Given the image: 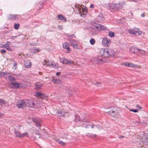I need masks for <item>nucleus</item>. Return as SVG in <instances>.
Masks as SVG:
<instances>
[{"instance_id":"obj_3","label":"nucleus","mask_w":148,"mask_h":148,"mask_svg":"<svg viewBox=\"0 0 148 148\" xmlns=\"http://www.w3.org/2000/svg\"><path fill=\"white\" fill-rule=\"evenodd\" d=\"M26 106L28 107L34 108H38L39 107V103L35 101L31 100H26Z\"/></svg>"},{"instance_id":"obj_51","label":"nucleus","mask_w":148,"mask_h":148,"mask_svg":"<svg viewBox=\"0 0 148 148\" xmlns=\"http://www.w3.org/2000/svg\"><path fill=\"white\" fill-rule=\"evenodd\" d=\"M145 13H143V14L141 15V16L142 17H144L145 16Z\"/></svg>"},{"instance_id":"obj_45","label":"nucleus","mask_w":148,"mask_h":148,"mask_svg":"<svg viewBox=\"0 0 148 148\" xmlns=\"http://www.w3.org/2000/svg\"><path fill=\"white\" fill-rule=\"evenodd\" d=\"M18 36V35L16 36H11L10 37V38L11 39H13V38L15 39V38H17Z\"/></svg>"},{"instance_id":"obj_61","label":"nucleus","mask_w":148,"mask_h":148,"mask_svg":"<svg viewBox=\"0 0 148 148\" xmlns=\"http://www.w3.org/2000/svg\"><path fill=\"white\" fill-rule=\"evenodd\" d=\"M1 73H0V77H1Z\"/></svg>"},{"instance_id":"obj_24","label":"nucleus","mask_w":148,"mask_h":148,"mask_svg":"<svg viewBox=\"0 0 148 148\" xmlns=\"http://www.w3.org/2000/svg\"><path fill=\"white\" fill-rule=\"evenodd\" d=\"M42 86V84L39 82L35 84V87L37 89H40Z\"/></svg>"},{"instance_id":"obj_13","label":"nucleus","mask_w":148,"mask_h":148,"mask_svg":"<svg viewBox=\"0 0 148 148\" xmlns=\"http://www.w3.org/2000/svg\"><path fill=\"white\" fill-rule=\"evenodd\" d=\"M123 66H125L130 67L133 68H136L137 67V65L136 64H134L132 63H129L128 62H125L122 64Z\"/></svg>"},{"instance_id":"obj_4","label":"nucleus","mask_w":148,"mask_h":148,"mask_svg":"<svg viewBox=\"0 0 148 148\" xmlns=\"http://www.w3.org/2000/svg\"><path fill=\"white\" fill-rule=\"evenodd\" d=\"M109 109L110 110L108 113L112 117H115L119 114V110L116 108L111 107Z\"/></svg>"},{"instance_id":"obj_29","label":"nucleus","mask_w":148,"mask_h":148,"mask_svg":"<svg viewBox=\"0 0 148 148\" xmlns=\"http://www.w3.org/2000/svg\"><path fill=\"white\" fill-rule=\"evenodd\" d=\"M90 127L92 129L95 128H97L99 129H100L101 128V127L99 126H98L95 125H91L90 124Z\"/></svg>"},{"instance_id":"obj_36","label":"nucleus","mask_w":148,"mask_h":148,"mask_svg":"<svg viewBox=\"0 0 148 148\" xmlns=\"http://www.w3.org/2000/svg\"><path fill=\"white\" fill-rule=\"evenodd\" d=\"M42 93L40 92H37L36 95L37 97L40 98Z\"/></svg>"},{"instance_id":"obj_42","label":"nucleus","mask_w":148,"mask_h":148,"mask_svg":"<svg viewBox=\"0 0 148 148\" xmlns=\"http://www.w3.org/2000/svg\"><path fill=\"white\" fill-rule=\"evenodd\" d=\"M6 49L8 51H12L11 48L9 46H7Z\"/></svg>"},{"instance_id":"obj_62","label":"nucleus","mask_w":148,"mask_h":148,"mask_svg":"<svg viewBox=\"0 0 148 148\" xmlns=\"http://www.w3.org/2000/svg\"><path fill=\"white\" fill-rule=\"evenodd\" d=\"M39 73V74L41 75L42 74V73Z\"/></svg>"},{"instance_id":"obj_1","label":"nucleus","mask_w":148,"mask_h":148,"mask_svg":"<svg viewBox=\"0 0 148 148\" xmlns=\"http://www.w3.org/2000/svg\"><path fill=\"white\" fill-rule=\"evenodd\" d=\"M101 56L94 58V59L95 63L101 64L104 62L103 57H109L113 56L114 55V51L111 48H102L100 51Z\"/></svg>"},{"instance_id":"obj_7","label":"nucleus","mask_w":148,"mask_h":148,"mask_svg":"<svg viewBox=\"0 0 148 148\" xmlns=\"http://www.w3.org/2000/svg\"><path fill=\"white\" fill-rule=\"evenodd\" d=\"M128 32L130 34H138L141 35L142 34L141 31H140L139 29H130L128 30Z\"/></svg>"},{"instance_id":"obj_55","label":"nucleus","mask_w":148,"mask_h":148,"mask_svg":"<svg viewBox=\"0 0 148 148\" xmlns=\"http://www.w3.org/2000/svg\"><path fill=\"white\" fill-rule=\"evenodd\" d=\"M62 26H59V29H62Z\"/></svg>"},{"instance_id":"obj_53","label":"nucleus","mask_w":148,"mask_h":148,"mask_svg":"<svg viewBox=\"0 0 148 148\" xmlns=\"http://www.w3.org/2000/svg\"><path fill=\"white\" fill-rule=\"evenodd\" d=\"M60 72H58L56 73V75L57 76H58L60 73Z\"/></svg>"},{"instance_id":"obj_46","label":"nucleus","mask_w":148,"mask_h":148,"mask_svg":"<svg viewBox=\"0 0 148 148\" xmlns=\"http://www.w3.org/2000/svg\"><path fill=\"white\" fill-rule=\"evenodd\" d=\"M5 44L7 46H9L10 44V42L8 41H6Z\"/></svg>"},{"instance_id":"obj_37","label":"nucleus","mask_w":148,"mask_h":148,"mask_svg":"<svg viewBox=\"0 0 148 148\" xmlns=\"http://www.w3.org/2000/svg\"><path fill=\"white\" fill-rule=\"evenodd\" d=\"M40 98L42 99H46L47 97L45 95L42 93Z\"/></svg>"},{"instance_id":"obj_11","label":"nucleus","mask_w":148,"mask_h":148,"mask_svg":"<svg viewBox=\"0 0 148 148\" xmlns=\"http://www.w3.org/2000/svg\"><path fill=\"white\" fill-rule=\"evenodd\" d=\"M57 114L58 116H64L66 117L68 116L69 114L68 112L65 111H58L57 112Z\"/></svg>"},{"instance_id":"obj_34","label":"nucleus","mask_w":148,"mask_h":148,"mask_svg":"<svg viewBox=\"0 0 148 148\" xmlns=\"http://www.w3.org/2000/svg\"><path fill=\"white\" fill-rule=\"evenodd\" d=\"M109 36L111 37H112L114 36V33L111 32H109L108 34Z\"/></svg>"},{"instance_id":"obj_52","label":"nucleus","mask_w":148,"mask_h":148,"mask_svg":"<svg viewBox=\"0 0 148 148\" xmlns=\"http://www.w3.org/2000/svg\"><path fill=\"white\" fill-rule=\"evenodd\" d=\"M17 64L16 62H14L13 64V65L15 66H17Z\"/></svg>"},{"instance_id":"obj_5","label":"nucleus","mask_w":148,"mask_h":148,"mask_svg":"<svg viewBox=\"0 0 148 148\" xmlns=\"http://www.w3.org/2000/svg\"><path fill=\"white\" fill-rule=\"evenodd\" d=\"M43 65H46V66H49L51 67H54L55 68H58V65L56 64L54 62L52 61H47L45 60L42 63Z\"/></svg>"},{"instance_id":"obj_14","label":"nucleus","mask_w":148,"mask_h":148,"mask_svg":"<svg viewBox=\"0 0 148 148\" xmlns=\"http://www.w3.org/2000/svg\"><path fill=\"white\" fill-rule=\"evenodd\" d=\"M62 46L64 48L66 49L67 53H69L70 52L71 50L69 48V44L68 43L65 42L63 43L62 44Z\"/></svg>"},{"instance_id":"obj_44","label":"nucleus","mask_w":148,"mask_h":148,"mask_svg":"<svg viewBox=\"0 0 148 148\" xmlns=\"http://www.w3.org/2000/svg\"><path fill=\"white\" fill-rule=\"evenodd\" d=\"M90 124H87L86 125V126H85V127L86 128H89L90 127Z\"/></svg>"},{"instance_id":"obj_10","label":"nucleus","mask_w":148,"mask_h":148,"mask_svg":"<svg viewBox=\"0 0 148 148\" xmlns=\"http://www.w3.org/2000/svg\"><path fill=\"white\" fill-rule=\"evenodd\" d=\"M142 139L144 144L148 145V134H144L142 137Z\"/></svg>"},{"instance_id":"obj_30","label":"nucleus","mask_w":148,"mask_h":148,"mask_svg":"<svg viewBox=\"0 0 148 148\" xmlns=\"http://www.w3.org/2000/svg\"><path fill=\"white\" fill-rule=\"evenodd\" d=\"M136 47H131L130 49V52L133 53L134 54L135 53Z\"/></svg>"},{"instance_id":"obj_47","label":"nucleus","mask_w":148,"mask_h":148,"mask_svg":"<svg viewBox=\"0 0 148 148\" xmlns=\"http://www.w3.org/2000/svg\"><path fill=\"white\" fill-rule=\"evenodd\" d=\"M6 50L5 49H3L1 51V53H5L6 52Z\"/></svg>"},{"instance_id":"obj_50","label":"nucleus","mask_w":148,"mask_h":148,"mask_svg":"<svg viewBox=\"0 0 148 148\" xmlns=\"http://www.w3.org/2000/svg\"><path fill=\"white\" fill-rule=\"evenodd\" d=\"M94 5L93 4H92L90 5V7L91 8H94Z\"/></svg>"},{"instance_id":"obj_31","label":"nucleus","mask_w":148,"mask_h":148,"mask_svg":"<svg viewBox=\"0 0 148 148\" xmlns=\"http://www.w3.org/2000/svg\"><path fill=\"white\" fill-rule=\"evenodd\" d=\"M7 103V102L3 99H0V104L1 106Z\"/></svg>"},{"instance_id":"obj_19","label":"nucleus","mask_w":148,"mask_h":148,"mask_svg":"<svg viewBox=\"0 0 148 148\" xmlns=\"http://www.w3.org/2000/svg\"><path fill=\"white\" fill-rule=\"evenodd\" d=\"M11 84L14 87L17 88L20 87H21L22 86V84H19L17 82H14L11 83Z\"/></svg>"},{"instance_id":"obj_2","label":"nucleus","mask_w":148,"mask_h":148,"mask_svg":"<svg viewBox=\"0 0 148 148\" xmlns=\"http://www.w3.org/2000/svg\"><path fill=\"white\" fill-rule=\"evenodd\" d=\"M124 5V3L121 2L116 4L113 3H110L108 5V6L110 8L113 10L117 11L123 8Z\"/></svg>"},{"instance_id":"obj_33","label":"nucleus","mask_w":148,"mask_h":148,"mask_svg":"<svg viewBox=\"0 0 148 148\" xmlns=\"http://www.w3.org/2000/svg\"><path fill=\"white\" fill-rule=\"evenodd\" d=\"M146 52L143 50H141L140 49L139 55H145V54Z\"/></svg>"},{"instance_id":"obj_48","label":"nucleus","mask_w":148,"mask_h":148,"mask_svg":"<svg viewBox=\"0 0 148 148\" xmlns=\"http://www.w3.org/2000/svg\"><path fill=\"white\" fill-rule=\"evenodd\" d=\"M2 47L3 48H6L7 47V45H6V44H5L3 45L2 46Z\"/></svg>"},{"instance_id":"obj_63","label":"nucleus","mask_w":148,"mask_h":148,"mask_svg":"<svg viewBox=\"0 0 148 148\" xmlns=\"http://www.w3.org/2000/svg\"><path fill=\"white\" fill-rule=\"evenodd\" d=\"M38 49H37V50H36V52H38Z\"/></svg>"},{"instance_id":"obj_43","label":"nucleus","mask_w":148,"mask_h":148,"mask_svg":"<svg viewBox=\"0 0 148 148\" xmlns=\"http://www.w3.org/2000/svg\"><path fill=\"white\" fill-rule=\"evenodd\" d=\"M38 133H37V132H36V135H39V136L38 137L39 138H41L42 139H44V138L43 137H42L41 136H40V134H39V133H38V132L37 131Z\"/></svg>"},{"instance_id":"obj_32","label":"nucleus","mask_w":148,"mask_h":148,"mask_svg":"<svg viewBox=\"0 0 148 148\" xmlns=\"http://www.w3.org/2000/svg\"><path fill=\"white\" fill-rule=\"evenodd\" d=\"M8 79L11 82H14L15 79L13 77L10 76H8Z\"/></svg>"},{"instance_id":"obj_49","label":"nucleus","mask_w":148,"mask_h":148,"mask_svg":"<svg viewBox=\"0 0 148 148\" xmlns=\"http://www.w3.org/2000/svg\"><path fill=\"white\" fill-rule=\"evenodd\" d=\"M136 107H137V108H138L139 109H141L142 108V107H140L139 106V105H138V104H137L136 105Z\"/></svg>"},{"instance_id":"obj_57","label":"nucleus","mask_w":148,"mask_h":148,"mask_svg":"<svg viewBox=\"0 0 148 148\" xmlns=\"http://www.w3.org/2000/svg\"><path fill=\"white\" fill-rule=\"evenodd\" d=\"M130 13L131 15V16H132L133 15V14H132V12H130Z\"/></svg>"},{"instance_id":"obj_39","label":"nucleus","mask_w":148,"mask_h":148,"mask_svg":"<svg viewBox=\"0 0 148 148\" xmlns=\"http://www.w3.org/2000/svg\"><path fill=\"white\" fill-rule=\"evenodd\" d=\"M19 24L18 23L15 24L14 25V28L16 29H18L19 27Z\"/></svg>"},{"instance_id":"obj_35","label":"nucleus","mask_w":148,"mask_h":148,"mask_svg":"<svg viewBox=\"0 0 148 148\" xmlns=\"http://www.w3.org/2000/svg\"><path fill=\"white\" fill-rule=\"evenodd\" d=\"M140 50V49L136 48V49H135V53L134 54L139 55Z\"/></svg>"},{"instance_id":"obj_17","label":"nucleus","mask_w":148,"mask_h":148,"mask_svg":"<svg viewBox=\"0 0 148 148\" xmlns=\"http://www.w3.org/2000/svg\"><path fill=\"white\" fill-rule=\"evenodd\" d=\"M32 120L33 122L38 125L37 126L38 127V128H40L41 127V125H40V120L37 118H33Z\"/></svg>"},{"instance_id":"obj_59","label":"nucleus","mask_w":148,"mask_h":148,"mask_svg":"<svg viewBox=\"0 0 148 148\" xmlns=\"http://www.w3.org/2000/svg\"><path fill=\"white\" fill-rule=\"evenodd\" d=\"M16 67H15L14 68V70H16Z\"/></svg>"},{"instance_id":"obj_64","label":"nucleus","mask_w":148,"mask_h":148,"mask_svg":"<svg viewBox=\"0 0 148 148\" xmlns=\"http://www.w3.org/2000/svg\"><path fill=\"white\" fill-rule=\"evenodd\" d=\"M99 84V83H97L96 84V85H97L98 84Z\"/></svg>"},{"instance_id":"obj_60","label":"nucleus","mask_w":148,"mask_h":148,"mask_svg":"<svg viewBox=\"0 0 148 148\" xmlns=\"http://www.w3.org/2000/svg\"><path fill=\"white\" fill-rule=\"evenodd\" d=\"M2 116V114L0 113V117H1Z\"/></svg>"},{"instance_id":"obj_23","label":"nucleus","mask_w":148,"mask_h":148,"mask_svg":"<svg viewBox=\"0 0 148 148\" xmlns=\"http://www.w3.org/2000/svg\"><path fill=\"white\" fill-rule=\"evenodd\" d=\"M58 18L60 20H62L64 21H66V18L64 17L62 15L59 14L58 16Z\"/></svg>"},{"instance_id":"obj_40","label":"nucleus","mask_w":148,"mask_h":148,"mask_svg":"<svg viewBox=\"0 0 148 148\" xmlns=\"http://www.w3.org/2000/svg\"><path fill=\"white\" fill-rule=\"evenodd\" d=\"M80 119V118L79 116H76V118L75 119V122H77L78 121H79Z\"/></svg>"},{"instance_id":"obj_16","label":"nucleus","mask_w":148,"mask_h":148,"mask_svg":"<svg viewBox=\"0 0 148 148\" xmlns=\"http://www.w3.org/2000/svg\"><path fill=\"white\" fill-rule=\"evenodd\" d=\"M24 64L25 67L30 68L31 67V62L29 60H27L24 61Z\"/></svg>"},{"instance_id":"obj_21","label":"nucleus","mask_w":148,"mask_h":148,"mask_svg":"<svg viewBox=\"0 0 148 148\" xmlns=\"http://www.w3.org/2000/svg\"><path fill=\"white\" fill-rule=\"evenodd\" d=\"M52 82H53L54 84H61L62 83V81L60 79H53L52 80Z\"/></svg>"},{"instance_id":"obj_25","label":"nucleus","mask_w":148,"mask_h":148,"mask_svg":"<svg viewBox=\"0 0 148 148\" xmlns=\"http://www.w3.org/2000/svg\"><path fill=\"white\" fill-rule=\"evenodd\" d=\"M55 141L62 145H65L66 144L65 143L60 140L59 139H56Z\"/></svg>"},{"instance_id":"obj_18","label":"nucleus","mask_w":148,"mask_h":148,"mask_svg":"<svg viewBox=\"0 0 148 148\" xmlns=\"http://www.w3.org/2000/svg\"><path fill=\"white\" fill-rule=\"evenodd\" d=\"M104 20L102 15L98 16L97 17V21L98 23H102Z\"/></svg>"},{"instance_id":"obj_15","label":"nucleus","mask_w":148,"mask_h":148,"mask_svg":"<svg viewBox=\"0 0 148 148\" xmlns=\"http://www.w3.org/2000/svg\"><path fill=\"white\" fill-rule=\"evenodd\" d=\"M77 42L75 40H72L70 42L71 45L73 47L76 49L78 48Z\"/></svg>"},{"instance_id":"obj_26","label":"nucleus","mask_w":148,"mask_h":148,"mask_svg":"<svg viewBox=\"0 0 148 148\" xmlns=\"http://www.w3.org/2000/svg\"><path fill=\"white\" fill-rule=\"evenodd\" d=\"M92 28L95 30L99 31V24H96L93 25Z\"/></svg>"},{"instance_id":"obj_20","label":"nucleus","mask_w":148,"mask_h":148,"mask_svg":"<svg viewBox=\"0 0 148 148\" xmlns=\"http://www.w3.org/2000/svg\"><path fill=\"white\" fill-rule=\"evenodd\" d=\"M18 15L16 14L10 15L8 17L9 20H15L18 18Z\"/></svg>"},{"instance_id":"obj_38","label":"nucleus","mask_w":148,"mask_h":148,"mask_svg":"<svg viewBox=\"0 0 148 148\" xmlns=\"http://www.w3.org/2000/svg\"><path fill=\"white\" fill-rule=\"evenodd\" d=\"M90 44L92 45H93L95 42V40L93 38H92L90 39Z\"/></svg>"},{"instance_id":"obj_9","label":"nucleus","mask_w":148,"mask_h":148,"mask_svg":"<svg viewBox=\"0 0 148 148\" xmlns=\"http://www.w3.org/2000/svg\"><path fill=\"white\" fill-rule=\"evenodd\" d=\"M59 60L60 62L64 64H71L73 63V62L69 60H68L65 58H60Z\"/></svg>"},{"instance_id":"obj_56","label":"nucleus","mask_w":148,"mask_h":148,"mask_svg":"<svg viewBox=\"0 0 148 148\" xmlns=\"http://www.w3.org/2000/svg\"><path fill=\"white\" fill-rule=\"evenodd\" d=\"M31 45H32L33 46H34V45H36V44H35L34 43H32V44H30Z\"/></svg>"},{"instance_id":"obj_8","label":"nucleus","mask_w":148,"mask_h":148,"mask_svg":"<svg viewBox=\"0 0 148 148\" xmlns=\"http://www.w3.org/2000/svg\"><path fill=\"white\" fill-rule=\"evenodd\" d=\"M110 40H108L107 37H105L102 39V43L103 46L109 47L110 46Z\"/></svg>"},{"instance_id":"obj_54","label":"nucleus","mask_w":148,"mask_h":148,"mask_svg":"<svg viewBox=\"0 0 148 148\" xmlns=\"http://www.w3.org/2000/svg\"><path fill=\"white\" fill-rule=\"evenodd\" d=\"M124 136H119V138H120V139H121Z\"/></svg>"},{"instance_id":"obj_6","label":"nucleus","mask_w":148,"mask_h":148,"mask_svg":"<svg viewBox=\"0 0 148 148\" xmlns=\"http://www.w3.org/2000/svg\"><path fill=\"white\" fill-rule=\"evenodd\" d=\"M26 100H20L17 102L16 106L19 108H24L26 106Z\"/></svg>"},{"instance_id":"obj_22","label":"nucleus","mask_w":148,"mask_h":148,"mask_svg":"<svg viewBox=\"0 0 148 148\" xmlns=\"http://www.w3.org/2000/svg\"><path fill=\"white\" fill-rule=\"evenodd\" d=\"M108 28L105 26L101 25L99 24V31L101 30H107Z\"/></svg>"},{"instance_id":"obj_58","label":"nucleus","mask_w":148,"mask_h":148,"mask_svg":"<svg viewBox=\"0 0 148 148\" xmlns=\"http://www.w3.org/2000/svg\"><path fill=\"white\" fill-rule=\"evenodd\" d=\"M96 136H97V135H96V134H94V135H93V136H94V137H96Z\"/></svg>"},{"instance_id":"obj_27","label":"nucleus","mask_w":148,"mask_h":148,"mask_svg":"<svg viewBox=\"0 0 148 148\" xmlns=\"http://www.w3.org/2000/svg\"><path fill=\"white\" fill-rule=\"evenodd\" d=\"M28 134L27 132H25L22 134H21V138H23L25 137H28Z\"/></svg>"},{"instance_id":"obj_12","label":"nucleus","mask_w":148,"mask_h":148,"mask_svg":"<svg viewBox=\"0 0 148 148\" xmlns=\"http://www.w3.org/2000/svg\"><path fill=\"white\" fill-rule=\"evenodd\" d=\"M81 10H79L80 13L81 14V16L83 17H84L87 13V10L86 8H82V12Z\"/></svg>"},{"instance_id":"obj_41","label":"nucleus","mask_w":148,"mask_h":148,"mask_svg":"<svg viewBox=\"0 0 148 148\" xmlns=\"http://www.w3.org/2000/svg\"><path fill=\"white\" fill-rule=\"evenodd\" d=\"M130 110V111H131L132 112H137L138 111V110L137 109H132L131 110Z\"/></svg>"},{"instance_id":"obj_28","label":"nucleus","mask_w":148,"mask_h":148,"mask_svg":"<svg viewBox=\"0 0 148 148\" xmlns=\"http://www.w3.org/2000/svg\"><path fill=\"white\" fill-rule=\"evenodd\" d=\"M14 133L16 137L21 138V134L19 132L15 131Z\"/></svg>"}]
</instances>
